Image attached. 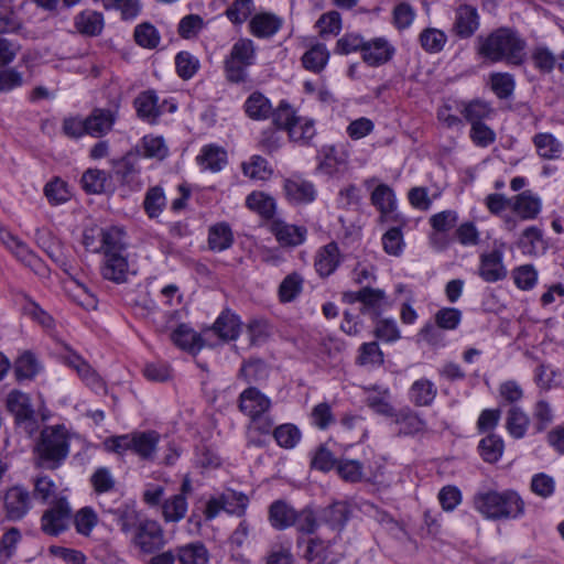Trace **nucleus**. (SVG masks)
I'll use <instances>...</instances> for the list:
<instances>
[{
  "instance_id": "f257e3e1",
  "label": "nucleus",
  "mask_w": 564,
  "mask_h": 564,
  "mask_svg": "<svg viewBox=\"0 0 564 564\" xmlns=\"http://www.w3.org/2000/svg\"><path fill=\"white\" fill-rule=\"evenodd\" d=\"M527 41L512 28L501 26L476 41V52L485 61L496 64L506 62L511 66H522L527 59Z\"/></svg>"
},
{
  "instance_id": "f03ea898",
  "label": "nucleus",
  "mask_w": 564,
  "mask_h": 564,
  "mask_svg": "<svg viewBox=\"0 0 564 564\" xmlns=\"http://www.w3.org/2000/svg\"><path fill=\"white\" fill-rule=\"evenodd\" d=\"M33 452L35 466L52 470L58 468L69 454V435L65 426L44 427Z\"/></svg>"
},
{
  "instance_id": "7ed1b4c3",
  "label": "nucleus",
  "mask_w": 564,
  "mask_h": 564,
  "mask_svg": "<svg viewBox=\"0 0 564 564\" xmlns=\"http://www.w3.org/2000/svg\"><path fill=\"white\" fill-rule=\"evenodd\" d=\"M475 509L486 519H517L524 513V502L513 490L482 491L474 496Z\"/></svg>"
},
{
  "instance_id": "20e7f679",
  "label": "nucleus",
  "mask_w": 564,
  "mask_h": 564,
  "mask_svg": "<svg viewBox=\"0 0 564 564\" xmlns=\"http://www.w3.org/2000/svg\"><path fill=\"white\" fill-rule=\"evenodd\" d=\"M131 543L141 553L153 554L166 543L164 530L156 520L144 518L133 531Z\"/></svg>"
},
{
  "instance_id": "39448f33",
  "label": "nucleus",
  "mask_w": 564,
  "mask_h": 564,
  "mask_svg": "<svg viewBox=\"0 0 564 564\" xmlns=\"http://www.w3.org/2000/svg\"><path fill=\"white\" fill-rule=\"evenodd\" d=\"M7 409L14 416L17 425L28 435L39 429V421L31 404L29 394L13 390L7 397Z\"/></svg>"
},
{
  "instance_id": "423d86ee",
  "label": "nucleus",
  "mask_w": 564,
  "mask_h": 564,
  "mask_svg": "<svg viewBox=\"0 0 564 564\" xmlns=\"http://www.w3.org/2000/svg\"><path fill=\"white\" fill-rule=\"evenodd\" d=\"M33 508V496L22 485L9 487L2 497V509L9 521H21Z\"/></svg>"
},
{
  "instance_id": "0eeeda50",
  "label": "nucleus",
  "mask_w": 564,
  "mask_h": 564,
  "mask_svg": "<svg viewBox=\"0 0 564 564\" xmlns=\"http://www.w3.org/2000/svg\"><path fill=\"white\" fill-rule=\"evenodd\" d=\"M134 108L140 119L154 123L164 112H174L177 105L173 100L164 99L160 102L154 90H145L140 93L134 99Z\"/></svg>"
},
{
  "instance_id": "6e6552de",
  "label": "nucleus",
  "mask_w": 564,
  "mask_h": 564,
  "mask_svg": "<svg viewBox=\"0 0 564 564\" xmlns=\"http://www.w3.org/2000/svg\"><path fill=\"white\" fill-rule=\"evenodd\" d=\"M530 59L541 75H550L555 68L564 74V50L556 53L546 44L540 43L531 48Z\"/></svg>"
},
{
  "instance_id": "1a4fd4ad",
  "label": "nucleus",
  "mask_w": 564,
  "mask_h": 564,
  "mask_svg": "<svg viewBox=\"0 0 564 564\" xmlns=\"http://www.w3.org/2000/svg\"><path fill=\"white\" fill-rule=\"evenodd\" d=\"M70 520V507L65 499H59L41 518V529L44 533L56 536L64 532Z\"/></svg>"
},
{
  "instance_id": "9d476101",
  "label": "nucleus",
  "mask_w": 564,
  "mask_h": 564,
  "mask_svg": "<svg viewBox=\"0 0 564 564\" xmlns=\"http://www.w3.org/2000/svg\"><path fill=\"white\" fill-rule=\"evenodd\" d=\"M480 26V17L475 7L460 4L455 10L451 32L460 40H467L475 35Z\"/></svg>"
},
{
  "instance_id": "9b49d317",
  "label": "nucleus",
  "mask_w": 564,
  "mask_h": 564,
  "mask_svg": "<svg viewBox=\"0 0 564 564\" xmlns=\"http://www.w3.org/2000/svg\"><path fill=\"white\" fill-rule=\"evenodd\" d=\"M246 426L247 446L264 447L268 438L274 431V420L269 412L249 417Z\"/></svg>"
},
{
  "instance_id": "f8f14e48",
  "label": "nucleus",
  "mask_w": 564,
  "mask_h": 564,
  "mask_svg": "<svg viewBox=\"0 0 564 564\" xmlns=\"http://www.w3.org/2000/svg\"><path fill=\"white\" fill-rule=\"evenodd\" d=\"M62 359L63 362L69 368L74 369L83 382H85L93 390H104V380L80 355L69 348H66Z\"/></svg>"
},
{
  "instance_id": "ddd939ff",
  "label": "nucleus",
  "mask_w": 564,
  "mask_h": 564,
  "mask_svg": "<svg viewBox=\"0 0 564 564\" xmlns=\"http://www.w3.org/2000/svg\"><path fill=\"white\" fill-rule=\"evenodd\" d=\"M394 54V46L386 37H375L365 41L361 57L367 65L378 67L392 59Z\"/></svg>"
},
{
  "instance_id": "4468645a",
  "label": "nucleus",
  "mask_w": 564,
  "mask_h": 564,
  "mask_svg": "<svg viewBox=\"0 0 564 564\" xmlns=\"http://www.w3.org/2000/svg\"><path fill=\"white\" fill-rule=\"evenodd\" d=\"M239 411L252 417L267 413L271 409V400L256 387L245 389L238 398Z\"/></svg>"
},
{
  "instance_id": "2eb2a0df",
  "label": "nucleus",
  "mask_w": 564,
  "mask_h": 564,
  "mask_svg": "<svg viewBox=\"0 0 564 564\" xmlns=\"http://www.w3.org/2000/svg\"><path fill=\"white\" fill-rule=\"evenodd\" d=\"M502 260L503 254L500 250H492L481 254L478 268L479 276L488 283L503 280L508 272Z\"/></svg>"
},
{
  "instance_id": "dca6fc26",
  "label": "nucleus",
  "mask_w": 564,
  "mask_h": 564,
  "mask_svg": "<svg viewBox=\"0 0 564 564\" xmlns=\"http://www.w3.org/2000/svg\"><path fill=\"white\" fill-rule=\"evenodd\" d=\"M333 544L324 542L319 539H310L303 551V557L313 564H336L340 554L334 552Z\"/></svg>"
},
{
  "instance_id": "f3484780",
  "label": "nucleus",
  "mask_w": 564,
  "mask_h": 564,
  "mask_svg": "<svg viewBox=\"0 0 564 564\" xmlns=\"http://www.w3.org/2000/svg\"><path fill=\"white\" fill-rule=\"evenodd\" d=\"M341 262L338 245L332 241L318 249L315 256L314 267L319 276L326 278L333 274Z\"/></svg>"
},
{
  "instance_id": "a211bd4d",
  "label": "nucleus",
  "mask_w": 564,
  "mask_h": 564,
  "mask_svg": "<svg viewBox=\"0 0 564 564\" xmlns=\"http://www.w3.org/2000/svg\"><path fill=\"white\" fill-rule=\"evenodd\" d=\"M271 232L281 246L296 247L305 241L307 229L303 226L291 225L278 219L272 221Z\"/></svg>"
},
{
  "instance_id": "6ab92c4d",
  "label": "nucleus",
  "mask_w": 564,
  "mask_h": 564,
  "mask_svg": "<svg viewBox=\"0 0 564 564\" xmlns=\"http://www.w3.org/2000/svg\"><path fill=\"white\" fill-rule=\"evenodd\" d=\"M283 188L286 198L292 204H308L315 199L314 185L300 176L286 178Z\"/></svg>"
},
{
  "instance_id": "aec40b11",
  "label": "nucleus",
  "mask_w": 564,
  "mask_h": 564,
  "mask_svg": "<svg viewBox=\"0 0 564 564\" xmlns=\"http://www.w3.org/2000/svg\"><path fill=\"white\" fill-rule=\"evenodd\" d=\"M116 120V111L96 108L86 117L87 134L94 138H101L112 130Z\"/></svg>"
},
{
  "instance_id": "412c9836",
  "label": "nucleus",
  "mask_w": 564,
  "mask_h": 564,
  "mask_svg": "<svg viewBox=\"0 0 564 564\" xmlns=\"http://www.w3.org/2000/svg\"><path fill=\"white\" fill-rule=\"evenodd\" d=\"M101 507L106 512L113 514L115 521L124 534L134 531L144 519L141 518L134 505L121 503L118 508L113 509L106 508V506L101 503Z\"/></svg>"
},
{
  "instance_id": "4be33fe9",
  "label": "nucleus",
  "mask_w": 564,
  "mask_h": 564,
  "mask_svg": "<svg viewBox=\"0 0 564 564\" xmlns=\"http://www.w3.org/2000/svg\"><path fill=\"white\" fill-rule=\"evenodd\" d=\"M296 510L284 500L273 501L268 511V520L275 530H285L296 523Z\"/></svg>"
},
{
  "instance_id": "5701e85b",
  "label": "nucleus",
  "mask_w": 564,
  "mask_h": 564,
  "mask_svg": "<svg viewBox=\"0 0 564 564\" xmlns=\"http://www.w3.org/2000/svg\"><path fill=\"white\" fill-rule=\"evenodd\" d=\"M104 15L94 10H84L74 18V26L84 36H98L104 29Z\"/></svg>"
},
{
  "instance_id": "b1692460",
  "label": "nucleus",
  "mask_w": 564,
  "mask_h": 564,
  "mask_svg": "<svg viewBox=\"0 0 564 564\" xmlns=\"http://www.w3.org/2000/svg\"><path fill=\"white\" fill-rule=\"evenodd\" d=\"M361 313L378 318L388 306L384 291L380 289L364 288L360 290Z\"/></svg>"
},
{
  "instance_id": "393cba45",
  "label": "nucleus",
  "mask_w": 564,
  "mask_h": 564,
  "mask_svg": "<svg viewBox=\"0 0 564 564\" xmlns=\"http://www.w3.org/2000/svg\"><path fill=\"white\" fill-rule=\"evenodd\" d=\"M178 564H208L209 552L204 543L196 541L175 546Z\"/></svg>"
},
{
  "instance_id": "a878e982",
  "label": "nucleus",
  "mask_w": 564,
  "mask_h": 564,
  "mask_svg": "<svg viewBox=\"0 0 564 564\" xmlns=\"http://www.w3.org/2000/svg\"><path fill=\"white\" fill-rule=\"evenodd\" d=\"M250 32L260 39L271 37L282 26V20L273 13H258L249 23Z\"/></svg>"
},
{
  "instance_id": "bb28decb",
  "label": "nucleus",
  "mask_w": 564,
  "mask_h": 564,
  "mask_svg": "<svg viewBox=\"0 0 564 564\" xmlns=\"http://www.w3.org/2000/svg\"><path fill=\"white\" fill-rule=\"evenodd\" d=\"M458 110L470 126L481 123L485 119L490 118L494 112L490 104L480 99L462 101L458 106Z\"/></svg>"
},
{
  "instance_id": "cd10ccee",
  "label": "nucleus",
  "mask_w": 564,
  "mask_h": 564,
  "mask_svg": "<svg viewBox=\"0 0 564 564\" xmlns=\"http://www.w3.org/2000/svg\"><path fill=\"white\" fill-rule=\"evenodd\" d=\"M188 502L183 495H172L161 503V514L165 523H178L187 513Z\"/></svg>"
},
{
  "instance_id": "c85d7f7f",
  "label": "nucleus",
  "mask_w": 564,
  "mask_h": 564,
  "mask_svg": "<svg viewBox=\"0 0 564 564\" xmlns=\"http://www.w3.org/2000/svg\"><path fill=\"white\" fill-rule=\"evenodd\" d=\"M197 162L203 170L219 172L227 164V152L220 147L208 144L202 149Z\"/></svg>"
},
{
  "instance_id": "c756f323",
  "label": "nucleus",
  "mask_w": 564,
  "mask_h": 564,
  "mask_svg": "<svg viewBox=\"0 0 564 564\" xmlns=\"http://www.w3.org/2000/svg\"><path fill=\"white\" fill-rule=\"evenodd\" d=\"M102 276L116 283L126 281L128 273V261L122 256V252L105 256V263L102 265Z\"/></svg>"
},
{
  "instance_id": "7c9ffc66",
  "label": "nucleus",
  "mask_w": 564,
  "mask_h": 564,
  "mask_svg": "<svg viewBox=\"0 0 564 564\" xmlns=\"http://www.w3.org/2000/svg\"><path fill=\"white\" fill-rule=\"evenodd\" d=\"M13 369L18 381L32 380L42 370V365L33 352L26 350L17 358Z\"/></svg>"
},
{
  "instance_id": "2f4dec72",
  "label": "nucleus",
  "mask_w": 564,
  "mask_h": 564,
  "mask_svg": "<svg viewBox=\"0 0 564 564\" xmlns=\"http://www.w3.org/2000/svg\"><path fill=\"white\" fill-rule=\"evenodd\" d=\"M159 440L160 435L155 431L135 432L132 452L143 459H153Z\"/></svg>"
},
{
  "instance_id": "473e14b6",
  "label": "nucleus",
  "mask_w": 564,
  "mask_h": 564,
  "mask_svg": "<svg viewBox=\"0 0 564 564\" xmlns=\"http://www.w3.org/2000/svg\"><path fill=\"white\" fill-rule=\"evenodd\" d=\"M304 288V278L299 272L288 274L278 288L279 301L283 304L295 301Z\"/></svg>"
},
{
  "instance_id": "72a5a7b5",
  "label": "nucleus",
  "mask_w": 564,
  "mask_h": 564,
  "mask_svg": "<svg viewBox=\"0 0 564 564\" xmlns=\"http://www.w3.org/2000/svg\"><path fill=\"white\" fill-rule=\"evenodd\" d=\"M329 59V51L325 44L317 43L307 50L301 61L305 69L313 73H321L327 65Z\"/></svg>"
},
{
  "instance_id": "f704fd0d",
  "label": "nucleus",
  "mask_w": 564,
  "mask_h": 564,
  "mask_svg": "<svg viewBox=\"0 0 564 564\" xmlns=\"http://www.w3.org/2000/svg\"><path fill=\"white\" fill-rule=\"evenodd\" d=\"M286 132L291 141L308 144L316 134L315 121L311 118L299 116Z\"/></svg>"
},
{
  "instance_id": "c9c22d12",
  "label": "nucleus",
  "mask_w": 564,
  "mask_h": 564,
  "mask_svg": "<svg viewBox=\"0 0 564 564\" xmlns=\"http://www.w3.org/2000/svg\"><path fill=\"white\" fill-rule=\"evenodd\" d=\"M234 243V234L226 223L213 225L208 230V246L213 251H224Z\"/></svg>"
},
{
  "instance_id": "e433bc0d",
  "label": "nucleus",
  "mask_w": 564,
  "mask_h": 564,
  "mask_svg": "<svg viewBox=\"0 0 564 564\" xmlns=\"http://www.w3.org/2000/svg\"><path fill=\"white\" fill-rule=\"evenodd\" d=\"M247 116L253 120L268 119L272 113L270 100L261 93H252L245 102Z\"/></svg>"
},
{
  "instance_id": "4c0bfd02",
  "label": "nucleus",
  "mask_w": 564,
  "mask_h": 564,
  "mask_svg": "<svg viewBox=\"0 0 564 564\" xmlns=\"http://www.w3.org/2000/svg\"><path fill=\"white\" fill-rule=\"evenodd\" d=\"M437 394L435 384L427 379H419L410 388V400L416 406H429Z\"/></svg>"
},
{
  "instance_id": "58836bf2",
  "label": "nucleus",
  "mask_w": 564,
  "mask_h": 564,
  "mask_svg": "<svg viewBox=\"0 0 564 564\" xmlns=\"http://www.w3.org/2000/svg\"><path fill=\"white\" fill-rule=\"evenodd\" d=\"M530 419L528 414L519 406L512 405L507 412L506 429L509 434L517 440L524 437Z\"/></svg>"
},
{
  "instance_id": "ea45409f",
  "label": "nucleus",
  "mask_w": 564,
  "mask_h": 564,
  "mask_svg": "<svg viewBox=\"0 0 564 564\" xmlns=\"http://www.w3.org/2000/svg\"><path fill=\"white\" fill-rule=\"evenodd\" d=\"M513 210L522 219H534L541 210V200L530 191H524L516 196Z\"/></svg>"
},
{
  "instance_id": "a19ab883",
  "label": "nucleus",
  "mask_w": 564,
  "mask_h": 564,
  "mask_svg": "<svg viewBox=\"0 0 564 564\" xmlns=\"http://www.w3.org/2000/svg\"><path fill=\"white\" fill-rule=\"evenodd\" d=\"M98 237L100 251L105 256L119 253L124 250L123 232L119 228L99 229Z\"/></svg>"
},
{
  "instance_id": "79ce46f5",
  "label": "nucleus",
  "mask_w": 564,
  "mask_h": 564,
  "mask_svg": "<svg viewBox=\"0 0 564 564\" xmlns=\"http://www.w3.org/2000/svg\"><path fill=\"white\" fill-rule=\"evenodd\" d=\"M214 332L224 340H234L240 332V321L237 315L224 312L214 323Z\"/></svg>"
},
{
  "instance_id": "37998d69",
  "label": "nucleus",
  "mask_w": 564,
  "mask_h": 564,
  "mask_svg": "<svg viewBox=\"0 0 564 564\" xmlns=\"http://www.w3.org/2000/svg\"><path fill=\"white\" fill-rule=\"evenodd\" d=\"M419 42L426 53L436 54L443 51L447 43V35L440 29L426 28L420 33Z\"/></svg>"
},
{
  "instance_id": "c03bdc74",
  "label": "nucleus",
  "mask_w": 564,
  "mask_h": 564,
  "mask_svg": "<svg viewBox=\"0 0 564 564\" xmlns=\"http://www.w3.org/2000/svg\"><path fill=\"white\" fill-rule=\"evenodd\" d=\"M171 340L184 350L197 351L203 347L200 336L184 324L172 332Z\"/></svg>"
},
{
  "instance_id": "a18cd8bd",
  "label": "nucleus",
  "mask_w": 564,
  "mask_h": 564,
  "mask_svg": "<svg viewBox=\"0 0 564 564\" xmlns=\"http://www.w3.org/2000/svg\"><path fill=\"white\" fill-rule=\"evenodd\" d=\"M350 516L349 505L345 501H337L323 511V520L333 529L341 530Z\"/></svg>"
},
{
  "instance_id": "49530a36",
  "label": "nucleus",
  "mask_w": 564,
  "mask_h": 564,
  "mask_svg": "<svg viewBox=\"0 0 564 564\" xmlns=\"http://www.w3.org/2000/svg\"><path fill=\"white\" fill-rule=\"evenodd\" d=\"M224 511L228 514L242 517L249 505V498L243 492L227 489L221 492Z\"/></svg>"
},
{
  "instance_id": "de8ad7c7",
  "label": "nucleus",
  "mask_w": 564,
  "mask_h": 564,
  "mask_svg": "<svg viewBox=\"0 0 564 564\" xmlns=\"http://www.w3.org/2000/svg\"><path fill=\"white\" fill-rule=\"evenodd\" d=\"M43 192L52 206L64 204L72 197L68 184L57 176L45 184Z\"/></svg>"
},
{
  "instance_id": "09e8293b",
  "label": "nucleus",
  "mask_w": 564,
  "mask_h": 564,
  "mask_svg": "<svg viewBox=\"0 0 564 564\" xmlns=\"http://www.w3.org/2000/svg\"><path fill=\"white\" fill-rule=\"evenodd\" d=\"M533 143L540 156L547 160L560 158L562 153L561 142L551 133H538Z\"/></svg>"
},
{
  "instance_id": "8fccbe9b",
  "label": "nucleus",
  "mask_w": 564,
  "mask_h": 564,
  "mask_svg": "<svg viewBox=\"0 0 564 564\" xmlns=\"http://www.w3.org/2000/svg\"><path fill=\"white\" fill-rule=\"evenodd\" d=\"M246 205L249 209L267 219L272 218L275 213L274 199L261 192H252L249 194L246 198Z\"/></svg>"
},
{
  "instance_id": "3c124183",
  "label": "nucleus",
  "mask_w": 564,
  "mask_h": 564,
  "mask_svg": "<svg viewBox=\"0 0 564 564\" xmlns=\"http://www.w3.org/2000/svg\"><path fill=\"white\" fill-rule=\"evenodd\" d=\"M166 206V198L162 187H150L143 200V208L150 218H156Z\"/></svg>"
},
{
  "instance_id": "603ef678",
  "label": "nucleus",
  "mask_w": 564,
  "mask_h": 564,
  "mask_svg": "<svg viewBox=\"0 0 564 564\" xmlns=\"http://www.w3.org/2000/svg\"><path fill=\"white\" fill-rule=\"evenodd\" d=\"M323 160L319 169L327 174H334L340 169L345 167L347 163V155L333 145L324 147L322 150Z\"/></svg>"
},
{
  "instance_id": "864d4df0",
  "label": "nucleus",
  "mask_w": 564,
  "mask_h": 564,
  "mask_svg": "<svg viewBox=\"0 0 564 564\" xmlns=\"http://www.w3.org/2000/svg\"><path fill=\"white\" fill-rule=\"evenodd\" d=\"M395 423L400 426L399 433L403 435H414L425 429V422L411 410L398 413Z\"/></svg>"
},
{
  "instance_id": "5fc2aeb1",
  "label": "nucleus",
  "mask_w": 564,
  "mask_h": 564,
  "mask_svg": "<svg viewBox=\"0 0 564 564\" xmlns=\"http://www.w3.org/2000/svg\"><path fill=\"white\" fill-rule=\"evenodd\" d=\"M336 471L346 482L354 484L364 479V465L357 459H338L336 464Z\"/></svg>"
},
{
  "instance_id": "6e6d98bb",
  "label": "nucleus",
  "mask_w": 564,
  "mask_h": 564,
  "mask_svg": "<svg viewBox=\"0 0 564 564\" xmlns=\"http://www.w3.org/2000/svg\"><path fill=\"white\" fill-rule=\"evenodd\" d=\"M371 203L383 215L392 213L395 208V196L392 188L386 184L378 185L371 194Z\"/></svg>"
},
{
  "instance_id": "4d7b16f0",
  "label": "nucleus",
  "mask_w": 564,
  "mask_h": 564,
  "mask_svg": "<svg viewBox=\"0 0 564 564\" xmlns=\"http://www.w3.org/2000/svg\"><path fill=\"white\" fill-rule=\"evenodd\" d=\"M250 65L242 61H238L230 55H227L224 59V72L225 77L232 84H240L248 80V68Z\"/></svg>"
},
{
  "instance_id": "13d9d810",
  "label": "nucleus",
  "mask_w": 564,
  "mask_h": 564,
  "mask_svg": "<svg viewBox=\"0 0 564 564\" xmlns=\"http://www.w3.org/2000/svg\"><path fill=\"white\" fill-rule=\"evenodd\" d=\"M489 83L491 90L500 99L509 98L516 87L514 77L509 73H492Z\"/></svg>"
},
{
  "instance_id": "bf43d9fd",
  "label": "nucleus",
  "mask_w": 564,
  "mask_h": 564,
  "mask_svg": "<svg viewBox=\"0 0 564 564\" xmlns=\"http://www.w3.org/2000/svg\"><path fill=\"white\" fill-rule=\"evenodd\" d=\"M481 457L488 463H496L500 459L503 452V441L496 434H490L479 443Z\"/></svg>"
},
{
  "instance_id": "052dcab7",
  "label": "nucleus",
  "mask_w": 564,
  "mask_h": 564,
  "mask_svg": "<svg viewBox=\"0 0 564 564\" xmlns=\"http://www.w3.org/2000/svg\"><path fill=\"white\" fill-rule=\"evenodd\" d=\"M97 523L98 516L91 507H84L74 516V525L80 535L89 536Z\"/></svg>"
},
{
  "instance_id": "680f3d73",
  "label": "nucleus",
  "mask_w": 564,
  "mask_h": 564,
  "mask_svg": "<svg viewBox=\"0 0 564 564\" xmlns=\"http://www.w3.org/2000/svg\"><path fill=\"white\" fill-rule=\"evenodd\" d=\"M107 173L98 169L87 170L80 180L82 187L88 194H100L105 189Z\"/></svg>"
},
{
  "instance_id": "e2e57ef3",
  "label": "nucleus",
  "mask_w": 564,
  "mask_h": 564,
  "mask_svg": "<svg viewBox=\"0 0 564 564\" xmlns=\"http://www.w3.org/2000/svg\"><path fill=\"white\" fill-rule=\"evenodd\" d=\"M228 55L252 66L257 59V47L252 40L239 39L232 44Z\"/></svg>"
},
{
  "instance_id": "0e129e2a",
  "label": "nucleus",
  "mask_w": 564,
  "mask_h": 564,
  "mask_svg": "<svg viewBox=\"0 0 564 564\" xmlns=\"http://www.w3.org/2000/svg\"><path fill=\"white\" fill-rule=\"evenodd\" d=\"M462 311L456 307H443L434 315L435 325L444 330H454L462 321Z\"/></svg>"
},
{
  "instance_id": "69168bd1",
  "label": "nucleus",
  "mask_w": 564,
  "mask_h": 564,
  "mask_svg": "<svg viewBox=\"0 0 564 564\" xmlns=\"http://www.w3.org/2000/svg\"><path fill=\"white\" fill-rule=\"evenodd\" d=\"M357 362L361 366L378 367L383 364V354L379 348L378 343H365L359 348Z\"/></svg>"
},
{
  "instance_id": "338daca9",
  "label": "nucleus",
  "mask_w": 564,
  "mask_h": 564,
  "mask_svg": "<svg viewBox=\"0 0 564 564\" xmlns=\"http://www.w3.org/2000/svg\"><path fill=\"white\" fill-rule=\"evenodd\" d=\"M142 154L145 158L163 160L169 153V149L162 137L145 135L141 143Z\"/></svg>"
},
{
  "instance_id": "774afa93",
  "label": "nucleus",
  "mask_w": 564,
  "mask_h": 564,
  "mask_svg": "<svg viewBox=\"0 0 564 564\" xmlns=\"http://www.w3.org/2000/svg\"><path fill=\"white\" fill-rule=\"evenodd\" d=\"M276 443L284 448H293L301 438L300 430L293 424H282L273 431Z\"/></svg>"
}]
</instances>
